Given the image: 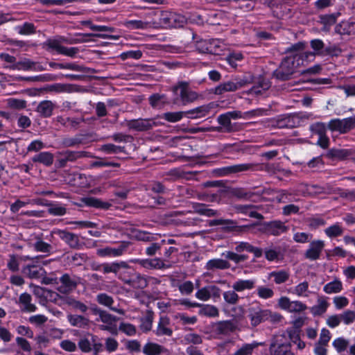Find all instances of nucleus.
Listing matches in <instances>:
<instances>
[{
  "mask_svg": "<svg viewBox=\"0 0 355 355\" xmlns=\"http://www.w3.org/2000/svg\"><path fill=\"white\" fill-rule=\"evenodd\" d=\"M302 58L299 55H291L285 58L281 62L279 67L273 72V75L277 79L285 80L297 71V68L302 65L300 62Z\"/></svg>",
  "mask_w": 355,
  "mask_h": 355,
  "instance_id": "1",
  "label": "nucleus"
},
{
  "mask_svg": "<svg viewBox=\"0 0 355 355\" xmlns=\"http://www.w3.org/2000/svg\"><path fill=\"white\" fill-rule=\"evenodd\" d=\"M186 22L184 15L168 10L162 11L159 18V26L165 28L182 27Z\"/></svg>",
  "mask_w": 355,
  "mask_h": 355,
  "instance_id": "2",
  "label": "nucleus"
},
{
  "mask_svg": "<svg viewBox=\"0 0 355 355\" xmlns=\"http://www.w3.org/2000/svg\"><path fill=\"white\" fill-rule=\"evenodd\" d=\"M208 329L213 338H220L234 332L236 329V325L232 320H222L212 322Z\"/></svg>",
  "mask_w": 355,
  "mask_h": 355,
  "instance_id": "3",
  "label": "nucleus"
},
{
  "mask_svg": "<svg viewBox=\"0 0 355 355\" xmlns=\"http://www.w3.org/2000/svg\"><path fill=\"white\" fill-rule=\"evenodd\" d=\"M97 336L87 333L84 336L80 338L78 342V347L83 353L94 352L95 355L102 351L103 345L99 343Z\"/></svg>",
  "mask_w": 355,
  "mask_h": 355,
  "instance_id": "4",
  "label": "nucleus"
},
{
  "mask_svg": "<svg viewBox=\"0 0 355 355\" xmlns=\"http://www.w3.org/2000/svg\"><path fill=\"white\" fill-rule=\"evenodd\" d=\"M250 83L246 78H236L218 85L213 89V93L221 95L225 92H235Z\"/></svg>",
  "mask_w": 355,
  "mask_h": 355,
  "instance_id": "5",
  "label": "nucleus"
},
{
  "mask_svg": "<svg viewBox=\"0 0 355 355\" xmlns=\"http://www.w3.org/2000/svg\"><path fill=\"white\" fill-rule=\"evenodd\" d=\"M267 309L261 307L259 302L254 301L248 309V318L250 325L256 327L260 324L266 322Z\"/></svg>",
  "mask_w": 355,
  "mask_h": 355,
  "instance_id": "6",
  "label": "nucleus"
},
{
  "mask_svg": "<svg viewBox=\"0 0 355 355\" xmlns=\"http://www.w3.org/2000/svg\"><path fill=\"white\" fill-rule=\"evenodd\" d=\"M328 128L331 131L345 134L355 128V114L352 116L340 119H331L328 124Z\"/></svg>",
  "mask_w": 355,
  "mask_h": 355,
  "instance_id": "7",
  "label": "nucleus"
},
{
  "mask_svg": "<svg viewBox=\"0 0 355 355\" xmlns=\"http://www.w3.org/2000/svg\"><path fill=\"white\" fill-rule=\"evenodd\" d=\"M278 306L291 313H301L307 309V306L300 300H291L286 296L281 297L277 302Z\"/></svg>",
  "mask_w": 355,
  "mask_h": 355,
  "instance_id": "8",
  "label": "nucleus"
},
{
  "mask_svg": "<svg viewBox=\"0 0 355 355\" xmlns=\"http://www.w3.org/2000/svg\"><path fill=\"white\" fill-rule=\"evenodd\" d=\"M98 318L97 321H101L103 324L99 325V329L103 331H107L111 334L118 335V328L116 324V317L107 313L104 311H98Z\"/></svg>",
  "mask_w": 355,
  "mask_h": 355,
  "instance_id": "9",
  "label": "nucleus"
},
{
  "mask_svg": "<svg viewBox=\"0 0 355 355\" xmlns=\"http://www.w3.org/2000/svg\"><path fill=\"white\" fill-rule=\"evenodd\" d=\"M161 123L155 119H137L127 121V126L130 130L135 131H147L157 127Z\"/></svg>",
  "mask_w": 355,
  "mask_h": 355,
  "instance_id": "10",
  "label": "nucleus"
},
{
  "mask_svg": "<svg viewBox=\"0 0 355 355\" xmlns=\"http://www.w3.org/2000/svg\"><path fill=\"white\" fill-rule=\"evenodd\" d=\"M39 256L35 257H31L29 256L25 257L24 260H31L32 263L24 266L22 268V272L30 279H39L46 274L45 270L37 265Z\"/></svg>",
  "mask_w": 355,
  "mask_h": 355,
  "instance_id": "11",
  "label": "nucleus"
},
{
  "mask_svg": "<svg viewBox=\"0 0 355 355\" xmlns=\"http://www.w3.org/2000/svg\"><path fill=\"white\" fill-rule=\"evenodd\" d=\"M310 113H297L283 116L277 122L279 128H293L300 125L302 120L309 119L311 116Z\"/></svg>",
  "mask_w": 355,
  "mask_h": 355,
  "instance_id": "12",
  "label": "nucleus"
},
{
  "mask_svg": "<svg viewBox=\"0 0 355 355\" xmlns=\"http://www.w3.org/2000/svg\"><path fill=\"white\" fill-rule=\"evenodd\" d=\"M288 230V227L284 222L277 220L263 223L261 229L262 233L275 236H280Z\"/></svg>",
  "mask_w": 355,
  "mask_h": 355,
  "instance_id": "13",
  "label": "nucleus"
},
{
  "mask_svg": "<svg viewBox=\"0 0 355 355\" xmlns=\"http://www.w3.org/2000/svg\"><path fill=\"white\" fill-rule=\"evenodd\" d=\"M217 107V104L214 102H211L205 104L193 109L185 111L187 117L190 119H198L208 116L212 111Z\"/></svg>",
  "mask_w": 355,
  "mask_h": 355,
  "instance_id": "14",
  "label": "nucleus"
},
{
  "mask_svg": "<svg viewBox=\"0 0 355 355\" xmlns=\"http://www.w3.org/2000/svg\"><path fill=\"white\" fill-rule=\"evenodd\" d=\"M80 280V279L78 277L71 276L65 273L59 279L61 284L58 286V290L61 293H69L76 288Z\"/></svg>",
  "mask_w": 355,
  "mask_h": 355,
  "instance_id": "15",
  "label": "nucleus"
},
{
  "mask_svg": "<svg viewBox=\"0 0 355 355\" xmlns=\"http://www.w3.org/2000/svg\"><path fill=\"white\" fill-rule=\"evenodd\" d=\"M324 248V241L322 240H314L310 242L309 248L304 253V257L311 261H315L320 258Z\"/></svg>",
  "mask_w": 355,
  "mask_h": 355,
  "instance_id": "16",
  "label": "nucleus"
},
{
  "mask_svg": "<svg viewBox=\"0 0 355 355\" xmlns=\"http://www.w3.org/2000/svg\"><path fill=\"white\" fill-rule=\"evenodd\" d=\"M220 289L214 285L204 286L199 288L195 296L201 301H208L211 297H218L220 296Z\"/></svg>",
  "mask_w": 355,
  "mask_h": 355,
  "instance_id": "17",
  "label": "nucleus"
},
{
  "mask_svg": "<svg viewBox=\"0 0 355 355\" xmlns=\"http://www.w3.org/2000/svg\"><path fill=\"white\" fill-rule=\"evenodd\" d=\"M125 284L137 289H144L150 280H155L153 277H146L139 273L135 272L133 276L129 279H123Z\"/></svg>",
  "mask_w": 355,
  "mask_h": 355,
  "instance_id": "18",
  "label": "nucleus"
},
{
  "mask_svg": "<svg viewBox=\"0 0 355 355\" xmlns=\"http://www.w3.org/2000/svg\"><path fill=\"white\" fill-rule=\"evenodd\" d=\"M128 245L121 243L116 248L106 247L105 248L98 249L96 254L102 257H120L126 251Z\"/></svg>",
  "mask_w": 355,
  "mask_h": 355,
  "instance_id": "19",
  "label": "nucleus"
},
{
  "mask_svg": "<svg viewBox=\"0 0 355 355\" xmlns=\"http://www.w3.org/2000/svg\"><path fill=\"white\" fill-rule=\"evenodd\" d=\"M257 166L253 163H243L223 167L220 169V175H227L232 173H238L254 170Z\"/></svg>",
  "mask_w": 355,
  "mask_h": 355,
  "instance_id": "20",
  "label": "nucleus"
},
{
  "mask_svg": "<svg viewBox=\"0 0 355 355\" xmlns=\"http://www.w3.org/2000/svg\"><path fill=\"white\" fill-rule=\"evenodd\" d=\"M32 296L31 294L25 292L21 293L18 299L17 304L22 312L32 313L37 310V306L32 302Z\"/></svg>",
  "mask_w": 355,
  "mask_h": 355,
  "instance_id": "21",
  "label": "nucleus"
},
{
  "mask_svg": "<svg viewBox=\"0 0 355 355\" xmlns=\"http://www.w3.org/2000/svg\"><path fill=\"white\" fill-rule=\"evenodd\" d=\"M288 293L298 297L303 298L309 297L314 293V292L309 289V282L306 280L300 282L296 286L290 288Z\"/></svg>",
  "mask_w": 355,
  "mask_h": 355,
  "instance_id": "22",
  "label": "nucleus"
},
{
  "mask_svg": "<svg viewBox=\"0 0 355 355\" xmlns=\"http://www.w3.org/2000/svg\"><path fill=\"white\" fill-rule=\"evenodd\" d=\"M178 88L180 90V96L183 105L194 102L199 98V95L189 89L186 83H180Z\"/></svg>",
  "mask_w": 355,
  "mask_h": 355,
  "instance_id": "23",
  "label": "nucleus"
},
{
  "mask_svg": "<svg viewBox=\"0 0 355 355\" xmlns=\"http://www.w3.org/2000/svg\"><path fill=\"white\" fill-rule=\"evenodd\" d=\"M53 232L66 242L71 248H77L79 246V239L75 234L62 230H54Z\"/></svg>",
  "mask_w": 355,
  "mask_h": 355,
  "instance_id": "24",
  "label": "nucleus"
},
{
  "mask_svg": "<svg viewBox=\"0 0 355 355\" xmlns=\"http://www.w3.org/2000/svg\"><path fill=\"white\" fill-rule=\"evenodd\" d=\"M130 262L138 263L146 269H161L164 266V263L159 258L144 259H131Z\"/></svg>",
  "mask_w": 355,
  "mask_h": 355,
  "instance_id": "25",
  "label": "nucleus"
},
{
  "mask_svg": "<svg viewBox=\"0 0 355 355\" xmlns=\"http://www.w3.org/2000/svg\"><path fill=\"white\" fill-rule=\"evenodd\" d=\"M255 279H238L232 284V289L237 291L238 293H242L245 291H251L255 288Z\"/></svg>",
  "mask_w": 355,
  "mask_h": 355,
  "instance_id": "26",
  "label": "nucleus"
},
{
  "mask_svg": "<svg viewBox=\"0 0 355 355\" xmlns=\"http://www.w3.org/2000/svg\"><path fill=\"white\" fill-rule=\"evenodd\" d=\"M270 355H293L291 352L290 345L277 339L270 347Z\"/></svg>",
  "mask_w": 355,
  "mask_h": 355,
  "instance_id": "27",
  "label": "nucleus"
},
{
  "mask_svg": "<svg viewBox=\"0 0 355 355\" xmlns=\"http://www.w3.org/2000/svg\"><path fill=\"white\" fill-rule=\"evenodd\" d=\"M166 352L164 346L151 341L147 342L142 348V352L145 355H160Z\"/></svg>",
  "mask_w": 355,
  "mask_h": 355,
  "instance_id": "28",
  "label": "nucleus"
},
{
  "mask_svg": "<svg viewBox=\"0 0 355 355\" xmlns=\"http://www.w3.org/2000/svg\"><path fill=\"white\" fill-rule=\"evenodd\" d=\"M329 305L327 297L320 296L317 300V304L311 308V313L314 316L322 315L327 311Z\"/></svg>",
  "mask_w": 355,
  "mask_h": 355,
  "instance_id": "29",
  "label": "nucleus"
},
{
  "mask_svg": "<svg viewBox=\"0 0 355 355\" xmlns=\"http://www.w3.org/2000/svg\"><path fill=\"white\" fill-rule=\"evenodd\" d=\"M54 108L55 104L51 101L46 100L38 104L36 111L42 117L47 118L52 115Z\"/></svg>",
  "mask_w": 355,
  "mask_h": 355,
  "instance_id": "30",
  "label": "nucleus"
},
{
  "mask_svg": "<svg viewBox=\"0 0 355 355\" xmlns=\"http://www.w3.org/2000/svg\"><path fill=\"white\" fill-rule=\"evenodd\" d=\"M67 320L72 327L78 328H87L89 325V320L80 315H67Z\"/></svg>",
  "mask_w": 355,
  "mask_h": 355,
  "instance_id": "31",
  "label": "nucleus"
},
{
  "mask_svg": "<svg viewBox=\"0 0 355 355\" xmlns=\"http://www.w3.org/2000/svg\"><path fill=\"white\" fill-rule=\"evenodd\" d=\"M169 319L166 317H161L155 330V334L158 336H168L173 334L172 329L169 327Z\"/></svg>",
  "mask_w": 355,
  "mask_h": 355,
  "instance_id": "32",
  "label": "nucleus"
},
{
  "mask_svg": "<svg viewBox=\"0 0 355 355\" xmlns=\"http://www.w3.org/2000/svg\"><path fill=\"white\" fill-rule=\"evenodd\" d=\"M42 91L45 92H51V93H65V92H71V85L67 84H62V83H54L51 85H47L42 89Z\"/></svg>",
  "mask_w": 355,
  "mask_h": 355,
  "instance_id": "33",
  "label": "nucleus"
},
{
  "mask_svg": "<svg viewBox=\"0 0 355 355\" xmlns=\"http://www.w3.org/2000/svg\"><path fill=\"white\" fill-rule=\"evenodd\" d=\"M53 121L64 127L76 128L83 121V119L58 116L53 119Z\"/></svg>",
  "mask_w": 355,
  "mask_h": 355,
  "instance_id": "34",
  "label": "nucleus"
},
{
  "mask_svg": "<svg viewBox=\"0 0 355 355\" xmlns=\"http://www.w3.org/2000/svg\"><path fill=\"white\" fill-rule=\"evenodd\" d=\"M263 253L268 261H278L283 259V254L278 247L266 248L263 250Z\"/></svg>",
  "mask_w": 355,
  "mask_h": 355,
  "instance_id": "35",
  "label": "nucleus"
},
{
  "mask_svg": "<svg viewBox=\"0 0 355 355\" xmlns=\"http://www.w3.org/2000/svg\"><path fill=\"white\" fill-rule=\"evenodd\" d=\"M206 269L212 270L215 269L225 270L230 268V263L222 259H213L209 260L205 266Z\"/></svg>",
  "mask_w": 355,
  "mask_h": 355,
  "instance_id": "36",
  "label": "nucleus"
},
{
  "mask_svg": "<svg viewBox=\"0 0 355 355\" xmlns=\"http://www.w3.org/2000/svg\"><path fill=\"white\" fill-rule=\"evenodd\" d=\"M263 343L253 341L242 345L232 355H252L254 349L263 345Z\"/></svg>",
  "mask_w": 355,
  "mask_h": 355,
  "instance_id": "37",
  "label": "nucleus"
},
{
  "mask_svg": "<svg viewBox=\"0 0 355 355\" xmlns=\"http://www.w3.org/2000/svg\"><path fill=\"white\" fill-rule=\"evenodd\" d=\"M53 155L50 152H42L33 157V162L41 163L46 166H51L53 162Z\"/></svg>",
  "mask_w": 355,
  "mask_h": 355,
  "instance_id": "38",
  "label": "nucleus"
},
{
  "mask_svg": "<svg viewBox=\"0 0 355 355\" xmlns=\"http://www.w3.org/2000/svg\"><path fill=\"white\" fill-rule=\"evenodd\" d=\"M67 40L64 37H58L54 39L47 40L44 45L49 49L55 50L58 53L60 54L64 46H62V42H67Z\"/></svg>",
  "mask_w": 355,
  "mask_h": 355,
  "instance_id": "39",
  "label": "nucleus"
},
{
  "mask_svg": "<svg viewBox=\"0 0 355 355\" xmlns=\"http://www.w3.org/2000/svg\"><path fill=\"white\" fill-rule=\"evenodd\" d=\"M96 300L100 304L107 306V307L110 308L112 311H114L118 313H120V314L124 313V311L122 309H117L112 307V305L114 303V300L111 296H110L105 293L98 294L96 296Z\"/></svg>",
  "mask_w": 355,
  "mask_h": 355,
  "instance_id": "40",
  "label": "nucleus"
},
{
  "mask_svg": "<svg viewBox=\"0 0 355 355\" xmlns=\"http://www.w3.org/2000/svg\"><path fill=\"white\" fill-rule=\"evenodd\" d=\"M102 271L104 273H116L121 268H128L129 266L125 261L114 262L112 263H103L101 265Z\"/></svg>",
  "mask_w": 355,
  "mask_h": 355,
  "instance_id": "41",
  "label": "nucleus"
},
{
  "mask_svg": "<svg viewBox=\"0 0 355 355\" xmlns=\"http://www.w3.org/2000/svg\"><path fill=\"white\" fill-rule=\"evenodd\" d=\"M342 290L343 283L338 279H335L334 281L325 284L323 287V291L327 294L338 293H340Z\"/></svg>",
  "mask_w": 355,
  "mask_h": 355,
  "instance_id": "42",
  "label": "nucleus"
},
{
  "mask_svg": "<svg viewBox=\"0 0 355 355\" xmlns=\"http://www.w3.org/2000/svg\"><path fill=\"white\" fill-rule=\"evenodd\" d=\"M199 307L200 308L199 313L201 315L210 318H216L219 315V311L214 305L200 304Z\"/></svg>",
  "mask_w": 355,
  "mask_h": 355,
  "instance_id": "43",
  "label": "nucleus"
},
{
  "mask_svg": "<svg viewBox=\"0 0 355 355\" xmlns=\"http://www.w3.org/2000/svg\"><path fill=\"white\" fill-rule=\"evenodd\" d=\"M88 257L84 253H75L72 255H69L67 257L68 263L73 266H80L87 260Z\"/></svg>",
  "mask_w": 355,
  "mask_h": 355,
  "instance_id": "44",
  "label": "nucleus"
},
{
  "mask_svg": "<svg viewBox=\"0 0 355 355\" xmlns=\"http://www.w3.org/2000/svg\"><path fill=\"white\" fill-rule=\"evenodd\" d=\"M60 157H64L67 162H75L77 159L86 157L87 153L85 151H72L66 150L59 153Z\"/></svg>",
  "mask_w": 355,
  "mask_h": 355,
  "instance_id": "45",
  "label": "nucleus"
},
{
  "mask_svg": "<svg viewBox=\"0 0 355 355\" xmlns=\"http://www.w3.org/2000/svg\"><path fill=\"white\" fill-rule=\"evenodd\" d=\"M289 277V272L284 270L272 271L269 273V277H273L274 282L276 284H281L285 283L288 280Z\"/></svg>",
  "mask_w": 355,
  "mask_h": 355,
  "instance_id": "46",
  "label": "nucleus"
},
{
  "mask_svg": "<svg viewBox=\"0 0 355 355\" xmlns=\"http://www.w3.org/2000/svg\"><path fill=\"white\" fill-rule=\"evenodd\" d=\"M306 192L309 195L316 196L322 193H328L330 192L329 185L320 186L318 184H311L306 187Z\"/></svg>",
  "mask_w": 355,
  "mask_h": 355,
  "instance_id": "47",
  "label": "nucleus"
},
{
  "mask_svg": "<svg viewBox=\"0 0 355 355\" xmlns=\"http://www.w3.org/2000/svg\"><path fill=\"white\" fill-rule=\"evenodd\" d=\"M35 65V63L31 61L29 59H24L8 67L9 69L12 70H23L28 71L33 68Z\"/></svg>",
  "mask_w": 355,
  "mask_h": 355,
  "instance_id": "48",
  "label": "nucleus"
},
{
  "mask_svg": "<svg viewBox=\"0 0 355 355\" xmlns=\"http://www.w3.org/2000/svg\"><path fill=\"white\" fill-rule=\"evenodd\" d=\"M226 113L229 116L230 119L232 120V119L245 118V116H255V115L261 116L263 114V111L260 110H252L250 112H247L244 113V114H243L241 111H231V112H227Z\"/></svg>",
  "mask_w": 355,
  "mask_h": 355,
  "instance_id": "49",
  "label": "nucleus"
},
{
  "mask_svg": "<svg viewBox=\"0 0 355 355\" xmlns=\"http://www.w3.org/2000/svg\"><path fill=\"white\" fill-rule=\"evenodd\" d=\"M184 116H187L185 112H168L164 113L162 118L170 123L180 121Z\"/></svg>",
  "mask_w": 355,
  "mask_h": 355,
  "instance_id": "50",
  "label": "nucleus"
},
{
  "mask_svg": "<svg viewBox=\"0 0 355 355\" xmlns=\"http://www.w3.org/2000/svg\"><path fill=\"white\" fill-rule=\"evenodd\" d=\"M237 293V291L234 289L225 291L223 294L225 302L232 305L237 304L239 301V296Z\"/></svg>",
  "mask_w": 355,
  "mask_h": 355,
  "instance_id": "51",
  "label": "nucleus"
},
{
  "mask_svg": "<svg viewBox=\"0 0 355 355\" xmlns=\"http://www.w3.org/2000/svg\"><path fill=\"white\" fill-rule=\"evenodd\" d=\"M324 232L327 236L332 238L342 235L343 229L339 223H336L326 228Z\"/></svg>",
  "mask_w": 355,
  "mask_h": 355,
  "instance_id": "52",
  "label": "nucleus"
},
{
  "mask_svg": "<svg viewBox=\"0 0 355 355\" xmlns=\"http://www.w3.org/2000/svg\"><path fill=\"white\" fill-rule=\"evenodd\" d=\"M257 295L261 299L268 300L274 296L275 292L270 288L259 286L257 288Z\"/></svg>",
  "mask_w": 355,
  "mask_h": 355,
  "instance_id": "53",
  "label": "nucleus"
},
{
  "mask_svg": "<svg viewBox=\"0 0 355 355\" xmlns=\"http://www.w3.org/2000/svg\"><path fill=\"white\" fill-rule=\"evenodd\" d=\"M48 212L53 216H62L67 213V209L60 204H49Z\"/></svg>",
  "mask_w": 355,
  "mask_h": 355,
  "instance_id": "54",
  "label": "nucleus"
},
{
  "mask_svg": "<svg viewBox=\"0 0 355 355\" xmlns=\"http://www.w3.org/2000/svg\"><path fill=\"white\" fill-rule=\"evenodd\" d=\"M124 25L129 29H146L148 23L141 20H129L124 22Z\"/></svg>",
  "mask_w": 355,
  "mask_h": 355,
  "instance_id": "55",
  "label": "nucleus"
},
{
  "mask_svg": "<svg viewBox=\"0 0 355 355\" xmlns=\"http://www.w3.org/2000/svg\"><path fill=\"white\" fill-rule=\"evenodd\" d=\"M217 121L225 128V132H230L232 131L231 119L227 113L220 114L217 118Z\"/></svg>",
  "mask_w": 355,
  "mask_h": 355,
  "instance_id": "56",
  "label": "nucleus"
},
{
  "mask_svg": "<svg viewBox=\"0 0 355 355\" xmlns=\"http://www.w3.org/2000/svg\"><path fill=\"white\" fill-rule=\"evenodd\" d=\"M195 209L196 212L198 214L208 217L214 216L218 214L216 210L209 209L207 205L204 204H199L196 205Z\"/></svg>",
  "mask_w": 355,
  "mask_h": 355,
  "instance_id": "57",
  "label": "nucleus"
},
{
  "mask_svg": "<svg viewBox=\"0 0 355 355\" xmlns=\"http://www.w3.org/2000/svg\"><path fill=\"white\" fill-rule=\"evenodd\" d=\"M85 202L87 205L96 208H102L107 209L110 207V204L107 202H103L97 198H87Z\"/></svg>",
  "mask_w": 355,
  "mask_h": 355,
  "instance_id": "58",
  "label": "nucleus"
},
{
  "mask_svg": "<svg viewBox=\"0 0 355 355\" xmlns=\"http://www.w3.org/2000/svg\"><path fill=\"white\" fill-rule=\"evenodd\" d=\"M180 293L183 295L191 294L194 289L193 283L191 281H185L178 285Z\"/></svg>",
  "mask_w": 355,
  "mask_h": 355,
  "instance_id": "59",
  "label": "nucleus"
},
{
  "mask_svg": "<svg viewBox=\"0 0 355 355\" xmlns=\"http://www.w3.org/2000/svg\"><path fill=\"white\" fill-rule=\"evenodd\" d=\"M175 319L178 321L181 324H193L197 322L196 316H187L184 313H178L175 316Z\"/></svg>",
  "mask_w": 355,
  "mask_h": 355,
  "instance_id": "60",
  "label": "nucleus"
},
{
  "mask_svg": "<svg viewBox=\"0 0 355 355\" xmlns=\"http://www.w3.org/2000/svg\"><path fill=\"white\" fill-rule=\"evenodd\" d=\"M243 59V55L240 52H233L226 58L228 64L233 68L238 66V62H241Z\"/></svg>",
  "mask_w": 355,
  "mask_h": 355,
  "instance_id": "61",
  "label": "nucleus"
},
{
  "mask_svg": "<svg viewBox=\"0 0 355 355\" xmlns=\"http://www.w3.org/2000/svg\"><path fill=\"white\" fill-rule=\"evenodd\" d=\"M310 130L313 134L317 135L318 137H322L325 135L327 132L325 124L321 122L315 123L311 125Z\"/></svg>",
  "mask_w": 355,
  "mask_h": 355,
  "instance_id": "62",
  "label": "nucleus"
},
{
  "mask_svg": "<svg viewBox=\"0 0 355 355\" xmlns=\"http://www.w3.org/2000/svg\"><path fill=\"white\" fill-rule=\"evenodd\" d=\"M348 345V340L343 338H338L332 343V345L338 353L344 352L347 349Z\"/></svg>",
  "mask_w": 355,
  "mask_h": 355,
  "instance_id": "63",
  "label": "nucleus"
},
{
  "mask_svg": "<svg viewBox=\"0 0 355 355\" xmlns=\"http://www.w3.org/2000/svg\"><path fill=\"white\" fill-rule=\"evenodd\" d=\"M341 322L345 324L349 325L355 321V312L351 310H347L340 314Z\"/></svg>",
  "mask_w": 355,
  "mask_h": 355,
  "instance_id": "64",
  "label": "nucleus"
}]
</instances>
